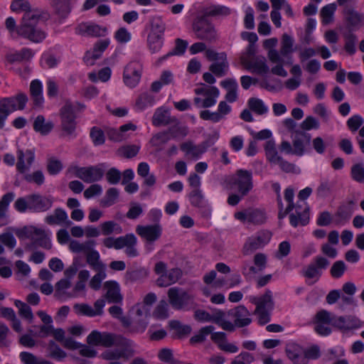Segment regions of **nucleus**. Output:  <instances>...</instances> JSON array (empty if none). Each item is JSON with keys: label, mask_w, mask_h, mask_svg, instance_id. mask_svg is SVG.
Here are the masks:
<instances>
[{"label": "nucleus", "mask_w": 364, "mask_h": 364, "mask_svg": "<svg viewBox=\"0 0 364 364\" xmlns=\"http://www.w3.org/2000/svg\"><path fill=\"white\" fill-rule=\"evenodd\" d=\"M142 73V65L139 60L129 62L124 68L123 77L124 83L134 87L140 81Z\"/></svg>", "instance_id": "obj_14"}, {"label": "nucleus", "mask_w": 364, "mask_h": 364, "mask_svg": "<svg viewBox=\"0 0 364 364\" xmlns=\"http://www.w3.org/2000/svg\"><path fill=\"white\" fill-rule=\"evenodd\" d=\"M132 311L134 312V316L131 321L130 327H128V331L131 333H142L147 327L148 323L146 318L149 314V308L142 304H136L134 305Z\"/></svg>", "instance_id": "obj_11"}, {"label": "nucleus", "mask_w": 364, "mask_h": 364, "mask_svg": "<svg viewBox=\"0 0 364 364\" xmlns=\"http://www.w3.org/2000/svg\"><path fill=\"white\" fill-rule=\"evenodd\" d=\"M14 304L18 309L19 315L31 322L33 319L31 308L27 304L20 300H16Z\"/></svg>", "instance_id": "obj_52"}, {"label": "nucleus", "mask_w": 364, "mask_h": 364, "mask_svg": "<svg viewBox=\"0 0 364 364\" xmlns=\"http://www.w3.org/2000/svg\"><path fill=\"white\" fill-rule=\"evenodd\" d=\"M169 326L176 331L178 338H181L189 335L191 332V327L188 325H183L180 321L173 320L169 322Z\"/></svg>", "instance_id": "obj_41"}, {"label": "nucleus", "mask_w": 364, "mask_h": 364, "mask_svg": "<svg viewBox=\"0 0 364 364\" xmlns=\"http://www.w3.org/2000/svg\"><path fill=\"white\" fill-rule=\"evenodd\" d=\"M60 126L63 136H72L75 134L77 122L74 113L73 105L70 101H66L60 110Z\"/></svg>", "instance_id": "obj_10"}, {"label": "nucleus", "mask_w": 364, "mask_h": 364, "mask_svg": "<svg viewBox=\"0 0 364 364\" xmlns=\"http://www.w3.org/2000/svg\"><path fill=\"white\" fill-rule=\"evenodd\" d=\"M16 235L20 239L28 238L32 242L27 245V248L33 249L37 247L50 250L52 247L50 240L43 229L34 226H25L16 231Z\"/></svg>", "instance_id": "obj_3"}, {"label": "nucleus", "mask_w": 364, "mask_h": 364, "mask_svg": "<svg viewBox=\"0 0 364 364\" xmlns=\"http://www.w3.org/2000/svg\"><path fill=\"white\" fill-rule=\"evenodd\" d=\"M119 196V191L116 188H109L100 203L103 207H109L115 203Z\"/></svg>", "instance_id": "obj_53"}, {"label": "nucleus", "mask_w": 364, "mask_h": 364, "mask_svg": "<svg viewBox=\"0 0 364 364\" xmlns=\"http://www.w3.org/2000/svg\"><path fill=\"white\" fill-rule=\"evenodd\" d=\"M181 149L187 155H190L194 159H198L205 151L204 146L195 145L191 141L183 143L181 145Z\"/></svg>", "instance_id": "obj_32"}, {"label": "nucleus", "mask_w": 364, "mask_h": 364, "mask_svg": "<svg viewBox=\"0 0 364 364\" xmlns=\"http://www.w3.org/2000/svg\"><path fill=\"white\" fill-rule=\"evenodd\" d=\"M200 14L205 17H225L231 14V9L223 5L212 4L209 6L203 7L200 11Z\"/></svg>", "instance_id": "obj_22"}, {"label": "nucleus", "mask_w": 364, "mask_h": 364, "mask_svg": "<svg viewBox=\"0 0 364 364\" xmlns=\"http://www.w3.org/2000/svg\"><path fill=\"white\" fill-rule=\"evenodd\" d=\"M53 205L51 197H46L40 194L29 195V210L35 212H45Z\"/></svg>", "instance_id": "obj_15"}, {"label": "nucleus", "mask_w": 364, "mask_h": 364, "mask_svg": "<svg viewBox=\"0 0 364 364\" xmlns=\"http://www.w3.org/2000/svg\"><path fill=\"white\" fill-rule=\"evenodd\" d=\"M345 39V50L350 55H353L355 52V43L357 41L356 36L352 32L349 31L343 34Z\"/></svg>", "instance_id": "obj_54"}, {"label": "nucleus", "mask_w": 364, "mask_h": 364, "mask_svg": "<svg viewBox=\"0 0 364 364\" xmlns=\"http://www.w3.org/2000/svg\"><path fill=\"white\" fill-rule=\"evenodd\" d=\"M266 215L264 212L255 209L248 211V223L255 225H260L266 221Z\"/></svg>", "instance_id": "obj_56"}, {"label": "nucleus", "mask_w": 364, "mask_h": 364, "mask_svg": "<svg viewBox=\"0 0 364 364\" xmlns=\"http://www.w3.org/2000/svg\"><path fill=\"white\" fill-rule=\"evenodd\" d=\"M188 47V42L181 38H176L175 40V47L173 49L168 52L166 55L159 59V62L166 60L167 58L173 55H183Z\"/></svg>", "instance_id": "obj_37"}, {"label": "nucleus", "mask_w": 364, "mask_h": 364, "mask_svg": "<svg viewBox=\"0 0 364 364\" xmlns=\"http://www.w3.org/2000/svg\"><path fill=\"white\" fill-rule=\"evenodd\" d=\"M161 227L159 224L138 225L136 228V233L149 243L157 240L161 235Z\"/></svg>", "instance_id": "obj_16"}, {"label": "nucleus", "mask_w": 364, "mask_h": 364, "mask_svg": "<svg viewBox=\"0 0 364 364\" xmlns=\"http://www.w3.org/2000/svg\"><path fill=\"white\" fill-rule=\"evenodd\" d=\"M251 301L256 305L254 314L257 315L259 323H267L270 321V312L274 307L272 291L267 289L264 294L259 297H253Z\"/></svg>", "instance_id": "obj_7"}, {"label": "nucleus", "mask_w": 364, "mask_h": 364, "mask_svg": "<svg viewBox=\"0 0 364 364\" xmlns=\"http://www.w3.org/2000/svg\"><path fill=\"white\" fill-rule=\"evenodd\" d=\"M229 188L235 189L241 196H246L253 188L252 171L238 169L226 180Z\"/></svg>", "instance_id": "obj_4"}, {"label": "nucleus", "mask_w": 364, "mask_h": 364, "mask_svg": "<svg viewBox=\"0 0 364 364\" xmlns=\"http://www.w3.org/2000/svg\"><path fill=\"white\" fill-rule=\"evenodd\" d=\"M41 17V13L36 10L24 13L21 23L16 28V35L34 43L42 41L46 38V34L37 28Z\"/></svg>", "instance_id": "obj_1"}, {"label": "nucleus", "mask_w": 364, "mask_h": 364, "mask_svg": "<svg viewBox=\"0 0 364 364\" xmlns=\"http://www.w3.org/2000/svg\"><path fill=\"white\" fill-rule=\"evenodd\" d=\"M100 227L104 235H109L114 232L116 234L122 232V227L113 220L104 222L100 225Z\"/></svg>", "instance_id": "obj_45"}, {"label": "nucleus", "mask_w": 364, "mask_h": 364, "mask_svg": "<svg viewBox=\"0 0 364 364\" xmlns=\"http://www.w3.org/2000/svg\"><path fill=\"white\" fill-rule=\"evenodd\" d=\"M148 43L151 53H156L159 51L163 46V36L149 33L148 36Z\"/></svg>", "instance_id": "obj_51"}, {"label": "nucleus", "mask_w": 364, "mask_h": 364, "mask_svg": "<svg viewBox=\"0 0 364 364\" xmlns=\"http://www.w3.org/2000/svg\"><path fill=\"white\" fill-rule=\"evenodd\" d=\"M109 313L116 318L119 319L124 328L130 327L131 320L127 316H122V309L118 306H112L109 309Z\"/></svg>", "instance_id": "obj_49"}, {"label": "nucleus", "mask_w": 364, "mask_h": 364, "mask_svg": "<svg viewBox=\"0 0 364 364\" xmlns=\"http://www.w3.org/2000/svg\"><path fill=\"white\" fill-rule=\"evenodd\" d=\"M352 215L351 211L345 205L338 207L334 217V223L337 225H343L347 222Z\"/></svg>", "instance_id": "obj_43"}, {"label": "nucleus", "mask_w": 364, "mask_h": 364, "mask_svg": "<svg viewBox=\"0 0 364 364\" xmlns=\"http://www.w3.org/2000/svg\"><path fill=\"white\" fill-rule=\"evenodd\" d=\"M107 292L105 298L109 303L120 304L122 301V295L120 294V288L115 281H108L104 284Z\"/></svg>", "instance_id": "obj_24"}, {"label": "nucleus", "mask_w": 364, "mask_h": 364, "mask_svg": "<svg viewBox=\"0 0 364 364\" xmlns=\"http://www.w3.org/2000/svg\"><path fill=\"white\" fill-rule=\"evenodd\" d=\"M57 14L62 18L68 16L71 11L70 0H51Z\"/></svg>", "instance_id": "obj_35"}, {"label": "nucleus", "mask_w": 364, "mask_h": 364, "mask_svg": "<svg viewBox=\"0 0 364 364\" xmlns=\"http://www.w3.org/2000/svg\"><path fill=\"white\" fill-rule=\"evenodd\" d=\"M330 262L321 256L316 257L306 267L301 269V274L306 279L318 281L321 277L323 270L327 269Z\"/></svg>", "instance_id": "obj_13"}, {"label": "nucleus", "mask_w": 364, "mask_h": 364, "mask_svg": "<svg viewBox=\"0 0 364 364\" xmlns=\"http://www.w3.org/2000/svg\"><path fill=\"white\" fill-rule=\"evenodd\" d=\"M178 123V119L175 117H171L169 110L164 107L156 109L152 117V124L155 127Z\"/></svg>", "instance_id": "obj_19"}, {"label": "nucleus", "mask_w": 364, "mask_h": 364, "mask_svg": "<svg viewBox=\"0 0 364 364\" xmlns=\"http://www.w3.org/2000/svg\"><path fill=\"white\" fill-rule=\"evenodd\" d=\"M192 27L197 38L208 43H213L218 40L214 25L200 14L193 20Z\"/></svg>", "instance_id": "obj_8"}, {"label": "nucleus", "mask_w": 364, "mask_h": 364, "mask_svg": "<svg viewBox=\"0 0 364 364\" xmlns=\"http://www.w3.org/2000/svg\"><path fill=\"white\" fill-rule=\"evenodd\" d=\"M33 56V52L31 49L24 48L20 51H16L12 53H9L6 55V60L10 64L15 63H21L24 60H29Z\"/></svg>", "instance_id": "obj_30"}, {"label": "nucleus", "mask_w": 364, "mask_h": 364, "mask_svg": "<svg viewBox=\"0 0 364 364\" xmlns=\"http://www.w3.org/2000/svg\"><path fill=\"white\" fill-rule=\"evenodd\" d=\"M11 9L15 12L24 11L25 13L32 11L31 4L27 0H13Z\"/></svg>", "instance_id": "obj_61"}, {"label": "nucleus", "mask_w": 364, "mask_h": 364, "mask_svg": "<svg viewBox=\"0 0 364 364\" xmlns=\"http://www.w3.org/2000/svg\"><path fill=\"white\" fill-rule=\"evenodd\" d=\"M68 219L66 212L62 208H56L53 215L46 216V222L50 225H58L65 222Z\"/></svg>", "instance_id": "obj_39"}, {"label": "nucleus", "mask_w": 364, "mask_h": 364, "mask_svg": "<svg viewBox=\"0 0 364 364\" xmlns=\"http://www.w3.org/2000/svg\"><path fill=\"white\" fill-rule=\"evenodd\" d=\"M254 264L255 266H250L249 272L252 274H257L262 271L267 264V257L263 253H257L254 257Z\"/></svg>", "instance_id": "obj_42"}, {"label": "nucleus", "mask_w": 364, "mask_h": 364, "mask_svg": "<svg viewBox=\"0 0 364 364\" xmlns=\"http://www.w3.org/2000/svg\"><path fill=\"white\" fill-rule=\"evenodd\" d=\"M265 154L267 160L274 164H278L280 168L286 173H294L295 165L278 155V151L275 146V143L272 140L266 142L264 146Z\"/></svg>", "instance_id": "obj_12"}, {"label": "nucleus", "mask_w": 364, "mask_h": 364, "mask_svg": "<svg viewBox=\"0 0 364 364\" xmlns=\"http://www.w3.org/2000/svg\"><path fill=\"white\" fill-rule=\"evenodd\" d=\"M33 129L42 135H47L54 127L51 121L46 122L43 115H38L35 119L33 124Z\"/></svg>", "instance_id": "obj_31"}, {"label": "nucleus", "mask_w": 364, "mask_h": 364, "mask_svg": "<svg viewBox=\"0 0 364 364\" xmlns=\"http://www.w3.org/2000/svg\"><path fill=\"white\" fill-rule=\"evenodd\" d=\"M95 245L94 240H87L83 243H80L77 240H72L69 243V249L73 253H85L87 251L91 250Z\"/></svg>", "instance_id": "obj_34"}, {"label": "nucleus", "mask_w": 364, "mask_h": 364, "mask_svg": "<svg viewBox=\"0 0 364 364\" xmlns=\"http://www.w3.org/2000/svg\"><path fill=\"white\" fill-rule=\"evenodd\" d=\"M294 196V192L293 188H288L284 191V198L289 203L287 207L284 210V213H280L278 215L279 219H283L286 217L287 215L290 213L294 210V203L293 202V198Z\"/></svg>", "instance_id": "obj_47"}, {"label": "nucleus", "mask_w": 364, "mask_h": 364, "mask_svg": "<svg viewBox=\"0 0 364 364\" xmlns=\"http://www.w3.org/2000/svg\"><path fill=\"white\" fill-rule=\"evenodd\" d=\"M289 214L290 224L296 228L298 225L304 226L309 223V213H291Z\"/></svg>", "instance_id": "obj_40"}, {"label": "nucleus", "mask_w": 364, "mask_h": 364, "mask_svg": "<svg viewBox=\"0 0 364 364\" xmlns=\"http://www.w3.org/2000/svg\"><path fill=\"white\" fill-rule=\"evenodd\" d=\"M77 33L80 35H85L92 37H100L105 36L107 28L101 27L97 24H88L85 23H80L76 28Z\"/></svg>", "instance_id": "obj_23"}, {"label": "nucleus", "mask_w": 364, "mask_h": 364, "mask_svg": "<svg viewBox=\"0 0 364 364\" xmlns=\"http://www.w3.org/2000/svg\"><path fill=\"white\" fill-rule=\"evenodd\" d=\"M215 327L213 326H208L201 328L198 334L191 338L190 343L194 344L203 342L205 340V337L212 333Z\"/></svg>", "instance_id": "obj_57"}, {"label": "nucleus", "mask_w": 364, "mask_h": 364, "mask_svg": "<svg viewBox=\"0 0 364 364\" xmlns=\"http://www.w3.org/2000/svg\"><path fill=\"white\" fill-rule=\"evenodd\" d=\"M104 164L86 167L70 166L68 171L85 183H90L100 181L104 176Z\"/></svg>", "instance_id": "obj_9"}, {"label": "nucleus", "mask_w": 364, "mask_h": 364, "mask_svg": "<svg viewBox=\"0 0 364 364\" xmlns=\"http://www.w3.org/2000/svg\"><path fill=\"white\" fill-rule=\"evenodd\" d=\"M17 158L16 169L19 173L24 174L23 179L29 183L33 182L38 186L42 185L44 183L45 178L41 171H34L31 174L26 173L33 163L34 151L28 149L26 152H23V150L18 149Z\"/></svg>", "instance_id": "obj_2"}, {"label": "nucleus", "mask_w": 364, "mask_h": 364, "mask_svg": "<svg viewBox=\"0 0 364 364\" xmlns=\"http://www.w3.org/2000/svg\"><path fill=\"white\" fill-rule=\"evenodd\" d=\"M90 135L95 146L102 145L105 141L104 132L99 127H93L90 130Z\"/></svg>", "instance_id": "obj_60"}, {"label": "nucleus", "mask_w": 364, "mask_h": 364, "mask_svg": "<svg viewBox=\"0 0 364 364\" xmlns=\"http://www.w3.org/2000/svg\"><path fill=\"white\" fill-rule=\"evenodd\" d=\"M291 138L294 155L303 156L305 153V144H309L311 141V134L304 131H294V135H291Z\"/></svg>", "instance_id": "obj_17"}, {"label": "nucleus", "mask_w": 364, "mask_h": 364, "mask_svg": "<svg viewBox=\"0 0 364 364\" xmlns=\"http://www.w3.org/2000/svg\"><path fill=\"white\" fill-rule=\"evenodd\" d=\"M109 45V39L98 41L93 47L92 51H87L84 57V60L87 65H93L95 60L100 58L102 53L107 48Z\"/></svg>", "instance_id": "obj_20"}, {"label": "nucleus", "mask_w": 364, "mask_h": 364, "mask_svg": "<svg viewBox=\"0 0 364 364\" xmlns=\"http://www.w3.org/2000/svg\"><path fill=\"white\" fill-rule=\"evenodd\" d=\"M241 60L247 69H253V72L257 74H266L269 72V67L267 65L265 58L263 56H257L250 61H247L244 57Z\"/></svg>", "instance_id": "obj_25"}, {"label": "nucleus", "mask_w": 364, "mask_h": 364, "mask_svg": "<svg viewBox=\"0 0 364 364\" xmlns=\"http://www.w3.org/2000/svg\"><path fill=\"white\" fill-rule=\"evenodd\" d=\"M166 30V24L161 17L154 16L151 20V32L155 35L164 36Z\"/></svg>", "instance_id": "obj_48"}, {"label": "nucleus", "mask_w": 364, "mask_h": 364, "mask_svg": "<svg viewBox=\"0 0 364 364\" xmlns=\"http://www.w3.org/2000/svg\"><path fill=\"white\" fill-rule=\"evenodd\" d=\"M140 147L135 144L127 145L117 150V154L126 159H131L137 155Z\"/></svg>", "instance_id": "obj_50"}, {"label": "nucleus", "mask_w": 364, "mask_h": 364, "mask_svg": "<svg viewBox=\"0 0 364 364\" xmlns=\"http://www.w3.org/2000/svg\"><path fill=\"white\" fill-rule=\"evenodd\" d=\"M336 9L335 4H330L323 6L321 10V16L323 24H328L332 21V16Z\"/></svg>", "instance_id": "obj_59"}, {"label": "nucleus", "mask_w": 364, "mask_h": 364, "mask_svg": "<svg viewBox=\"0 0 364 364\" xmlns=\"http://www.w3.org/2000/svg\"><path fill=\"white\" fill-rule=\"evenodd\" d=\"M220 58L223 60L222 62L213 63L209 67V70L217 77L225 75L228 67V64L225 61L226 54L225 53H220Z\"/></svg>", "instance_id": "obj_36"}, {"label": "nucleus", "mask_w": 364, "mask_h": 364, "mask_svg": "<svg viewBox=\"0 0 364 364\" xmlns=\"http://www.w3.org/2000/svg\"><path fill=\"white\" fill-rule=\"evenodd\" d=\"M362 326V322L355 316H336L334 327L339 330L348 331Z\"/></svg>", "instance_id": "obj_21"}, {"label": "nucleus", "mask_w": 364, "mask_h": 364, "mask_svg": "<svg viewBox=\"0 0 364 364\" xmlns=\"http://www.w3.org/2000/svg\"><path fill=\"white\" fill-rule=\"evenodd\" d=\"M86 254V261L87 264L95 270H101L103 269L104 265L100 261V255L97 251L93 250L87 251Z\"/></svg>", "instance_id": "obj_38"}, {"label": "nucleus", "mask_w": 364, "mask_h": 364, "mask_svg": "<svg viewBox=\"0 0 364 364\" xmlns=\"http://www.w3.org/2000/svg\"><path fill=\"white\" fill-rule=\"evenodd\" d=\"M294 41L291 36L287 33H284L282 37L280 54L287 56L294 51L293 46Z\"/></svg>", "instance_id": "obj_46"}, {"label": "nucleus", "mask_w": 364, "mask_h": 364, "mask_svg": "<svg viewBox=\"0 0 364 364\" xmlns=\"http://www.w3.org/2000/svg\"><path fill=\"white\" fill-rule=\"evenodd\" d=\"M262 245L256 240L255 237L249 238L245 244L242 252L244 255H247L254 252L255 250L262 247Z\"/></svg>", "instance_id": "obj_62"}, {"label": "nucleus", "mask_w": 364, "mask_h": 364, "mask_svg": "<svg viewBox=\"0 0 364 364\" xmlns=\"http://www.w3.org/2000/svg\"><path fill=\"white\" fill-rule=\"evenodd\" d=\"M316 323H322L330 324L334 327V322L336 320V316L326 310H321L315 315Z\"/></svg>", "instance_id": "obj_44"}, {"label": "nucleus", "mask_w": 364, "mask_h": 364, "mask_svg": "<svg viewBox=\"0 0 364 364\" xmlns=\"http://www.w3.org/2000/svg\"><path fill=\"white\" fill-rule=\"evenodd\" d=\"M249 108L258 114H264L267 112L263 102L257 98H250L248 100Z\"/></svg>", "instance_id": "obj_58"}, {"label": "nucleus", "mask_w": 364, "mask_h": 364, "mask_svg": "<svg viewBox=\"0 0 364 364\" xmlns=\"http://www.w3.org/2000/svg\"><path fill=\"white\" fill-rule=\"evenodd\" d=\"M148 270L144 267H139L128 270L125 274V280L127 282H134L147 277Z\"/></svg>", "instance_id": "obj_33"}, {"label": "nucleus", "mask_w": 364, "mask_h": 364, "mask_svg": "<svg viewBox=\"0 0 364 364\" xmlns=\"http://www.w3.org/2000/svg\"><path fill=\"white\" fill-rule=\"evenodd\" d=\"M124 349H109L105 350L102 353V358L105 360H109V364H122L119 360L120 358L127 360L130 356H132L134 351L129 348V346H125Z\"/></svg>", "instance_id": "obj_18"}, {"label": "nucleus", "mask_w": 364, "mask_h": 364, "mask_svg": "<svg viewBox=\"0 0 364 364\" xmlns=\"http://www.w3.org/2000/svg\"><path fill=\"white\" fill-rule=\"evenodd\" d=\"M31 97L36 107H41L43 103L42 84L38 80H34L30 85Z\"/></svg>", "instance_id": "obj_29"}, {"label": "nucleus", "mask_w": 364, "mask_h": 364, "mask_svg": "<svg viewBox=\"0 0 364 364\" xmlns=\"http://www.w3.org/2000/svg\"><path fill=\"white\" fill-rule=\"evenodd\" d=\"M285 351L287 356L294 364H308L306 358L304 356L299 346L296 344L287 345Z\"/></svg>", "instance_id": "obj_27"}, {"label": "nucleus", "mask_w": 364, "mask_h": 364, "mask_svg": "<svg viewBox=\"0 0 364 364\" xmlns=\"http://www.w3.org/2000/svg\"><path fill=\"white\" fill-rule=\"evenodd\" d=\"M15 195L13 192H9L4 195L0 200V228L9 223L7 210L9 203L14 199Z\"/></svg>", "instance_id": "obj_28"}, {"label": "nucleus", "mask_w": 364, "mask_h": 364, "mask_svg": "<svg viewBox=\"0 0 364 364\" xmlns=\"http://www.w3.org/2000/svg\"><path fill=\"white\" fill-rule=\"evenodd\" d=\"M250 313L245 306L240 305L235 308L233 316L235 318V325L238 328H242L250 325L252 318H250Z\"/></svg>", "instance_id": "obj_26"}, {"label": "nucleus", "mask_w": 364, "mask_h": 364, "mask_svg": "<svg viewBox=\"0 0 364 364\" xmlns=\"http://www.w3.org/2000/svg\"><path fill=\"white\" fill-rule=\"evenodd\" d=\"M346 19L350 26H357L362 21V16L353 9H348L346 12Z\"/></svg>", "instance_id": "obj_63"}, {"label": "nucleus", "mask_w": 364, "mask_h": 364, "mask_svg": "<svg viewBox=\"0 0 364 364\" xmlns=\"http://www.w3.org/2000/svg\"><path fill=\"white\" fill-rule=\"evenodd\" d=\"M87 343L92 346H102L104 347H110L114 344L122 345L124 346H131L132 341L120 336H116L111 333H101L97 331H92L87 337Z\"/></svg>", "instance_id": "obj_5"}, {"label": "nucleus", "mask_w": 364, "mask_h": 364, "mask_svg": "<svg viewBox=\"0 0 364 364\" xmlns=\"http://www.w3.org/2000/svg\"><path fill=\"white\" fill-rule=\"evenodd\" d=\"M154 101V95L148 92H144L139 96L136 102V105L139 109H144L149 106H152Z\"/></svg>", "instance_id": "obj_55"}, {"label": "nucleus", "mask_w": 364, "mask_h": 364, "mask_svg": "<svg viewBox=\"0 0 364 364\" xmlns=\"http://www.w3.org/2000/svg\"><path fill=\"white\" fill-rule=\"evenodd\" d=\"M350 173L353 180L359 183L364 182V166L362 164L353 165Z\"/></svg>", "instance_id": "obj_64"}, {"label": "nucleus", "mask_w": 364, "mask_h": 364, "mask_svg": "<svg viewBox=\"0 0 364 364\" xmlns=\"http://www.w3.org/2000/svg\"><path fill=\"white\" fill-rule=\"evenodd\" d=\"M167 296L170 305L176 310L188 311L195 307L194 296L182 288H170Z\"/></svg>", "instance_id": "obj_6"}]
</instances>
